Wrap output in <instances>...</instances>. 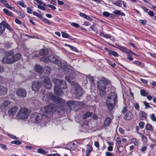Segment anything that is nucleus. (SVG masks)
<instances>
[{
  "mask_svg": "<svg viewBox=\"0 0 156 156\" xmlns=\"http://www.w3.org/2000/svg\"><path fill=\"white\" fill-rule=\"evenodd\" d=\"M13 54V51H12L6 52V55L3 58L2 62L4 64H11L17 62L20 59L21 56L20 54L17 53L11 56Z\"/></svg>",
  "mask_w": 156,
  "mask_h": 156,
  "instance_id": "1",
  "label": "nucleus"
},
{
  "mask_svg": "<svg viewBox=\"0 0 156 156\" xmlns=\"http://www.w3.org/2000/svg\"><path fill=\"white\" fill-rule=\"evenodd\" d=\"M52 81L56 85L54 88V93L57 95H62L63 92L61 89H65L67 87V85L65 82L56 78L53 79Z\"/></svg>",
  "mask_w": 156,
  "mask_h": 156,
  "instance_id": "2",
  "label": "nucleus"
},
{
  "mask_svg": "<svg viewBox=\"0 0 156 156\" xmlns=\"http://www.w3.org/2000/svg\"><path fill=\"white\" fill-rule=\"evenodd\" d=\"M62 66L60 67L59 70L63 71L66 74L67 72L68 73L65 77V79L70 83L73 84V83H75L73 81L71 82L70 80L74 79L76 77V74L72 69L68 68L67 67L68 65L66 62H64L63 64H62Z\"/></svg>",
  "mask_w": 156,
  "mask_h": 156,
  "instance_id": "3",
  "label": "nucleus"
},
{
  "mask_svg": "<svg viewBox=\"0 0 156 156\" xmlns=\"http://www.w3.org/2000/svg\"><path fill=\"white\" fill-rule=\"evenodd\" d=\"M60 112L59 108L54 104H51L41 109V111L43 113L42 114L47 117H50L53 114V111Z\"/></svg>",
  "mask_w": 156,
  "mask_h": 156,
  "instance_id": "4",
  "label": "nucleus"
},
{
  "mask_svg": "<svg viewBox=\"0 0 156 156\" xmlns=\"http://www.w3.org/2000/svg\"><path fill=\"white\" fill-rule=\"evenodd\" d=\"M110 84V80L105 78H102L99 80L98 83V87L99 90L103 92V96L105 95L106 93L105 90L106 87V85Z\"/></svg>",
  "mask_w": 156,
  "mask_h": 156,
  "instance_id": "5",
  "label": "nucleus"
},
{
  "mask_svg": "<svg viewBox=\"0 0 156 156\" xmlns=\"http://www.w3.org/2000/svg\"><path fill=\"white\" fill-rule=\"evenodd\" d=\"M40 60L44 62H50L54 63L60 67L62 66V64H63L64 63V62L62 63L60 61L57 59L54 56L52 55H49L48 57H43L41 58Z\"/></svg>",
  "mask_w": 156,
  "mask_h": 156,
  "instance_id": "6",
  "label": "nucleus"
},
{
  "mask_svg": "<svg viewBox=\"0 0 156 156\" xmlns=\"http://www.w3.org/2000/svg\"><path fill=\"white\" fill-rule=\"evenodd\" d=\"M72 83L75 88V94L76 95V98L79 99L83 94L84 91L78 84L74 83Z\"/></svg>",
  "mask_w": 156,
  "mask_h": 156,
  "instance_id": "7",
  "label": "nucleus"
},
{
  "mask_svg": "<svg viewBox=\"0 0 156 156\" xmlns=\"http://www.w3.org/2000/svg\"><path fill=\"white\" fill-rule=\"evenodd\" d=\"M29 113L28 110L26 109L20 110L16 115L17 119H27L29 116Z\"/></svg>",
  "mask_w": 156,
  "mask_h": 156,
  "instance_id": "8",
  "label": "nucleus"
},
{
  "mask_svg": "<svg viewBox=\"0 0 156 156\" xmlns=\"http://www.w3.org/2000/svg\"><path fill=\"white\" fill-rule=\"evenodd\" d=\"M52 99L54 102H55V103H56L58 105H60V106L59 108L61 109H60V111H61L62 109L63 111H66V108H65L64 109L63 107V105L64 107H66L65 106L66 105H65L66 103L64 102L65 101L64 100L59 97H54Z\"/></svg>",
  "mask_w": 156,
  "mask_h": 156,
  "instance_id": "9",
  "label": "nucleus"
},
{
  "mask_svg": "<svg viewBox=\"0 0 156 156\" xmlns=\"http://www.w3.org/2000/svg\"><path fill=\"white\" fill-rule=\"evenodd\" d=\"M41 79L42 81V85L45 88L47 89L51 88L52 84L48 77L44 76L42 77Z\"/></svg>",
  "mask_w": 156,
  "mask_h": 156,
  "instance_id": "10",
  "label": "nucleus"
},
{
  "mask_svg": "<svg viewBox=\"0 0 156 156\" xmlns=\"http://www.w3.org/2000/svg\"><path fill=\"white\" fill-rule=\"evenodd\" d=\"M80 103L79 101H69L66 103V106L67 107V108L66 109V110L70 111L71 109V106H73V107H76L79 105Z\"/></svg>",
  "mask_w": 156,
  "mask_h": 156,
  "instance_id": "11",
  "label": "nucleus"
},
{
  "mask_svg": "<svg viewBox=\"0 0 156 156\" xmlns=\"http://www.w3.org/2000/svg\"><path fill=\"white\" fill-rule=\"evenodd\" d=\"M117 98V94L115 92H111L109 93L107 100H108V98L110 99L109 101H112L115 103H117L118 101Z\"/></svg>",
  "mask_w": 156,
  "mask_h": 156,
  "instance_id": "12",
  "label": "nucleus"
},
{
  "mask_svg": "<svg viewBox=\"0 0 156 156\" xmlns=\"http://www.w3.org/2000/svg\"><path fill=\"white\" fill-rule=\"evenodd\" d=\"M16 94L20 98H23L26 97L27 92L25 89L23 88H20L17 90Z\"/></svg>",
  "mask_w": 156,
  "mask_h": 156,
  "instance_id": "13",
  "label": "nucleus"
},
{
  "mask_svg": "<svg viewBox=\"0 0 156 156\" xmlns=\"http://www.w3.org/2000/svg\"><path fill=\"white\" fill-rule=\"evenodd\" d=\"M109 100L108 98V100H106V104L109 110L112 111L114 108L117 103H115L112 101H109Z\"/></svg>",
  "mask_w": 156,
  "mask_h": 156,
  "instance_id": "14",
  "label": "nucleus"
},
{
  "mask_svg": "<svg viewBox=\"0 0 156 156\" xmlns=\"http://www.w3.org/2000/svg\"><path fill=\"white\" fill-rule=\"evenodd\" d=\"M10 105V102L7 100H5L3 103L1 104V108L2 110H5L9 107Z\"/></svg>",
  "mask_w": 156,
  "mask_h": 156,
  "instance_id": "15",
  "label": "nucleus"
},
{
  "mask_svg": "<svg viewBox=\"0 0 156 156\" xmlns=\"http://www.w3.org/2000/svg\"><path fill=\"white\" fill-rule=\"evenodd\" d=\"M33 118L34 119L35 122L36 123H38L41 121L42 116L41 114L35 112L34 114Z\"/></svg>",
  "mask_w": 156,
  "mask_h": 156,
  "instance_id": "16",
  "label": "nucleus"
},
{
  "mask_svg": "<svg viewBox=\"0 0 156 156\" xmlns=\"http://www.w3.org/2000/svg\"><path fill=\"white\" fill-rule=\"evenodd\" d=\"M40 86L38 81H34L32 85V88L33 90L37 91L40 88Z\"/></svg>",
  "mask_w": 156,
  "mask_h": 156,
  "instance_id": "17",
  "label": "nucleus"
},
{
  "mask_svg": "<svg viewBox=\"0 0 156 156\" xmlns=\"http://www.w3.org/2000/svg\"><path fill=\"white\" fill-rule=\"evenodd\" d=\"M104 49L108 52V54L110 56L113 55L115 57L118 56L119 55L118 53L114 51H112L106 48H105Z\"/></svg>",
  "mask_w": 156,
  "mask_h": 156,
  "instance_id": "18",
  "label": "nucleus"
},
{
  "mask_svg": "<svg viewBox=\"0 0 156 156\" xmlns=\"http://www.w3.org/2000/svg\"><path fill=\"white\" fill-rule=\"evenodd\" d=\"M17 110V108L16 107H14L9 110L8 112V113L9 115L11 116L12 115H14L15 114Z\"/></svg>",
  "mask_w": 156,
  "mask_h": 156,
  "instance_id": "19",
  "label": "nucleus"
},
{
  "mask_svg": "<svg viewBox=\"0 0 156 156\" xmlns=\"http://www.w3.org/2000/svg\"><path fill=\"white\" fill-rule=\"evenodd\" d=\"M1 24L2 25L3 27H5V28H6L9 31H12L13 30V29L11 27L10 25L4 21L1 23Z\"/></svg>",
  "mask_w": 156,
  "mask_h": 156,
  "instance_id": "20",
  "label": "nucleus"
},
{
  "mask_svg": "<svg viewBox=\"0 0 156 156\" xmlns=\"http://www.w3.org/2000/svg\"><path fill=\"white\" fill-rule=\"evenodd\" d=\"M43 69L42 66L39 65H36L35 67L34 70L36 72L41 73L42 72Z\"/></svg>",
  "mask_w": 156,
  "mask_h": 156,
  "instance_id": "21",
  "label": "nucleus"
},
{
  "mask_svg": "<svg viewBox=\"0 0 156 156\" xmlns=\"http://www.w3.org/2000/svg\"><path fill=\"white\" fill-rule=\"evenodd\" d=\"M93 148L90 145H87L86 156H89Z\"/></svg>",
  "mask_w": 156,
  "mask_h": 156,
  "instance_id": "22",
  "label": "nucleus"
},
{
  "mask_svg": "<svg viewBox=\"0 0 156 156\" xmlns=\"http://www.w3.org/2000/svg\"><path fill=\"white\" fill-rule=\"evenodd\" d=\"M7 92V89L5 87L0 86V95L5 94Z\"/></svg>",
  "mask_w": 156,
  "mask_h": 156,
  "instance_id": "23",
  "label": "nucleus"
},
{
  "mask_svg": "<svg viewBox=\"0 0 156 156\" xmlns=\"http://www.w3.org/2000/svg\"><path fill=\"white\" fill-rule=\"evenodd\" d=\"M132 118V114L130 112H129L127 113L124 117V119L126 120H130Z\"/></svg>",
  "mask_w": 156,
  "mask_h": 156,
  "instance_id": "24",
  "label": "nucleus"
},
{
  "mask_svg": "<svg viewBox=\"0 0 156 156\" xmlns=\"http://www.w3.org/2000/svg\"><path fill=\"white\" fill-rule=\"evenodd\" d=\"M111 119L109 118H106L104 122L103 126H108L111 123Z\"/></svg>",
  "mask_w": 156,
  "mask_h": 156,
  "instance_id": "25",
  "label": "nucleus"
},
{
  "mask_svg": "<svg viewBox=\"0 0 156 156\" xmlns=\"http://www.w3.org/2000/svg\"><path fill=\"white\" fill-rule=\"evenodd\" d=\"M92 115V113L89 112H87L86 114L83 115V118L84 119H86L90 117Z\"/></svg>",
  "mask_w": 156,
  "mask_h": 156,
  "instance_id": "26",
  "label": "nucleus"
},
{
  "mask_svg": "<svg viewBox=\"0 0 156 156\" xmlns=\"http://www.w3.org/2000/svg\"><path fill=\"white\" fill-rule=\"evenodd\" d=\"M44 70L45 71V73L46 74H49L51 71L50 67L49 66H45Z\"/></svg>",
  "mask_w": 156,
  "mask_h": 156,
  "instance_id": "27",
  "label": "nucleus"
},
{
  "mask_svg": "<svg viewBox=\"0 0 156 156\" xmlns=\"http://www.w3.org/2000/svg\"><path fill=\"white\" fill-rule=\"evenodd\" d=\"M40 55H44L48 54V50L46 49H43L40 52Z\"/></svg>",
  "mask_w": 156,
  "mask_h": 156,
  "instance_id": "28",
  "label": "nucleus"
},
{
  "mask_svg": "<svg viewBox=\"0 0 156 156\" xmlns=\"http://www.w3.org/2000/svg\"><path fill=\"white\" fill-rule=\"evenodd\" d=\"M140 116L144 118H146L147 117V114L144 111H140L139 112Z\"/></svg>",
  "mask_w": 156,
  "mask_h": 156,
  "instance_id": "29",
  "label": "nucleus"
},
{
  "mask_svg": "<svg viewBox=\"0 0 156 156\" xmlns=\"http://www.w3.org/2000/svg\"><path fill=\"white\" fill-rule=\"evenodd\" d=\"M145 128L147 130L151 131L153 129L154 127L150 124L147 123L146 126Z\"/></svg>",
  "mask_w": 156,
  "mask_h": 156,
  "instance_id": "30",
  "label": "nucleus"
},
{
  "mask_svg": "<svg viewBox=\"0 0 156 156\" xmlns=\"http://www.w3.org/2000/svg\"><path fill=\"white\" fill-rule=\"evenodd\" d=\"M140 94L141 96L144 97L147 96L148 94V93L143 89L140 90Z\"/></svg>",
  "mask_w": 156,
  "mask_h": 156,
  "instance_id": "31",
  "label": "nucleus"
},
{
  "mask_svg": "<svg viewBox=\"0 0 156 156\" xmlns=\"http://www.w3.org/2000/svg\"><path fill=\"white\" fill-rule=\"evenodd\" d=\"M2 25L1 24V23H0V35L3 34L5 30V27H2Z\"/></svg>",
  "mask_w": 156,
  "mask_h": 156,
  "instance_id": "32",
  "label": "nucleus"
},
{
  "mask_svg": "<svg viewBox=\"0 0 156 156\" xmlns=\"http://www.w3.org/2000/svg\"><path fill=\"white\" fill-rule=\"evenodd\" d=\"M140 135L142 137V139L143 141L144 142H146L147 140V138L146 136H144L143 134L141 133H140Z\"/></svg>",
  "mask_w": 156,
  "mask_h": 156,
  "instance_id": "33",
  "label": "nucleus"
},
{
  "mask_svg": "<svg viewBox=\"0 0 156 156\" xmlns=\"http://www.w3.org/2000/svg\"><path fill=\"white\" fill-rule=\"evenodd\" d=\"M121 51L125 52L127 53H129L130 51L129 49H127L126 47H122Z\"/></svg>",
  "mask_w": 156,
  "mask_h": 156,
  "instance_id": "34",
  "label": "nucleus"
},
{
  "mask_svg": "<svg viewBox=\"0 0 156 156\" xmlns=\"http://www.w3.org/2000/svg\"><path fill=\"white\" fill-rule=\"evenodd\" d=\"M3 12L6 13L8 16H11L12 15L11 13L9 12L8 10L4 9H3Z\"/></svg>",
  "mask_w": 156,
  "mask_h": 156,
  "instance_id": "35",
  "label": "nucleus"
},
{
  "mask_svg": "<svg viewBox=\"0 0 156 156\" xmlns=\"http://www.w3.org/2000/svg\"><path fill=\"white\" fill-rule=\"evenodd\" d=\"M42 20L47 24H51L50 21L46 18H43L42 19Z\"/></svg>",
  "mask_w": 156,
  "mask_h": 156,
  "instance_id": "36",
  "label": "nucleus"
},
{
  "mask_svg": "<svg viewBox=\"0 0 156 156\" xmlns=\"http://www.w3.org/2000/svg\"><path fill=\"white\" fill-rule=\"evenodd\" d=\"M11 143L16 145H20L21 144V142L18 140H13L11 142Z\"/></svg>",
  "mask_w": 156,
  "mask_h": 156,
  "instance_id": "37",
  "label": "nucleus"
},
{
  "mask_svg": "<svg viewBox=\"0 0 156 156\" xmlns=\"http://www.w3.org/2000/svg\"><path fill=\"white\" fill-rule=\"evenodd\" d=\"M17 4L23 7L26 8L27 6L26 5H24V3L23 2L20 1L17 2Z\"/></svg>",
  "mask_w": 156,
  "mask_h": 156,
  "instance_id": "38",
  "label": "nucleus"
},
{
  "mask_svg": "<svg viewBox=\"0 0 156 156\" xmlns=\"http://www.w3.org/2000/svg\"><path fill=\"white\" fill-rule=\"evenodd\" d=\"M7 135L10 138H11L13 139L14 140H17L18 138L16 137V136H15L11 134H9L8 133H7Z\"/></svg>",
  "mask_w": 156,
  "mask_h": 156,
  "instance_id": "39",
  "label": "nucleus"
},
{
  "mask_svg": "<svg viewBox=\"0 0 156 156\" xmlns=\"http://www.w3.org/2000/svg\"><path fill=\"white\" fill-rule=\"evenodd\" d=\"M61 34L62 35V37L64 38H69V36L68 34H67L64 32H62Z\"/></svg>",
  "mask_w": 156,
  "mask_h": 156,
  "instance_id": "40",
  "label": "nucleus"
},
{
  "mask_svg": "<svg viewBox=\"0 0 156 156\" xmlns=\"http://www.w3.org/2000/svg\"><path fill=\"white\" fill-rule=\"evenodd\" d=\"M151 119L153 121H156V117L154 114H152L150 115Z\"/></svg>",
  "mask_w": 156,
  "mask_h": 156,
  "instance_id": "41",
  "label": "nucleus"
},
{
  "mask_svg": "<svg viewBox=\"0 0 156 156\" xmlns=\"http://www.w3.org/2000/svg\"><path fill=\"white\" fill-rule=\"evenodd\" d=\"M105 154V156H115L114 154L108 151L106 152Z\"/></svg>",
  "mask_w": 156,
  "mask_h": 156,
  "instance_id": "42",
  "label": "nucleus"
},
{
  "mask_svg": "<svg viewBox=\"0 0 156 156\" xmlns=\"http://www.w3.org/2000/svg\"><path fill=\"white\" fill-rule=\"evenodd\" d=\"M87 79L89 80L92 83L94 82V79L93 77L92 76H87Z\"/></svg>",
  "mask_w": 156,
  "mask_h": 156,
  "instance_id": "43",
  "label": "nucleus"
},
{
  "mask_svg": "<svg viewBox=\"0 0 156 156\" xmlns=\"http://www.w3.org/2000/svg\"><path fill=\"white\" fill-rule=\"evenodd\" d=\"M134 107L135 109L138 111L139 110V106L138 103H135L134 104Z\"/></svg>",
  "mask_w": 156,
  "mask_h": 156,
  "instance_id": "44",
  "label": "nucleus"
},
{
  "mask_svg": "<svg viewBox=\"0 0 156 156\" xmlns=\"http://www.w3.org/2000/svg\"><path fill=\"white\" fill-rule=\"evenodd\" d=\"M133 140H135L134 141V144L136 145L137 146L139 144V140H137L136 139H134Z\"/></svg>",
  "mask_w": 156,
  "mask_h": 156,
  "instance_id": "45",
  "label": "nucleus"
},
{
  "mask_svg": "<svg viewBox=\"0 0 156 156\" xmlns=\"http://www.w3.org/2000/svg\"><path fill=\"white\" fill-rule=\"evenodd\" d=\"M139 22L142 24L145 25L146 24L147 21L146 20H140Z\"/></svg>",
  "mask_w": 156,
  "mask_h": 156,
  "instance_id": "46",
  "label": "nucleus"
},
{
  "mask_svg": "<svg viewBox=\"0 0 156 156\" xmlns=\"http://www.w3.org/2000/svg\"><path fill=\"white\" fill-rule=\"evenodd\" d=\"M86 19L87 20H88L90 21H92L93 20L92 18L91 17H90L89 16L86 15V16H85V17L84 18Z\"/></svg>",
  "mask_w": 156,
  "mask_h": 156,
  "instance_id": "47",
  "label": "nucleus"
},
{
  "mask_svg": "<svg viewBox=\"0 0 156 156\" xmlns=\"http://www.w3.org/2000/svg\"><path fill=\"white\" fill-rule=\"evenodd\" d=\"M144 105L145 106V108H150L151 107L149 105V104L148 103L144 101Z\"/></svg>",
  "mask_w": 156,
  "mask_h": 156,
  "instance_id": "48",
  "label": "nucleus"
},
{
  "mask_svg": "<svg viewBox=\"0 0 156 156\" xmlns=\"http://www.w3.org/2000/svg\"><path fill=\"white\" fill-rule=\"evenodd\" d=\"M18 14L22 18H24L25 16V15L21 11H17Z\"/></svg>",
  "mask_w": 156,
  "mask_h": 156,
  "instance_id": "49",
  "label": "nucleus"
},
{
  "mask_svg": "<svg viewBox=\"0 0 156 156\" xmlns=\"http://www.w3.org/2000/svg\"><path fill=\"white\" fill-rule=\"evenodd\" d=\"M116 142L120 146L121 143V139L119 137L116 138Z\"/></svg>",
  "mask_w": 156,
  "mask_h": 156,
  "instance_id": "50",
  "label": "nucleus"
},
{
  "mask_svg": "<svg viewBox=\"0 0 156 156\" xmlns=\"http://www.w3.org/2000/svg\"><path fill=\"white\" fill-rule=\"evenodd\" d=\"M48 6L49 8H51L52 10H55L56 9V7L53 5L50 4H48Z\"/></svg>",
  "mask_w": 156,
  "mask_h": 156,
  "instance_id": "51",
  "label": "nucleus"
},
{
  "mask_svg": "<svg viewBox=\"0 0 156 156\" xmlns=\"http://www.w3.org/2000/svg\"><path fill=\"white\" fill-rule=\"evenodd\" d=\"M0 146L2 148V149L5 150H7V148L6 146L4 144H3L0 143Z\"/></svg>",
  "mask_w": 156,
  "mask_h": 156,
  "instance_id": "52",
  "label": "nucleus"
},
{
  "mask_svg": "<svg viewBox=\"0 0 156 156\" xmlns=\"http://www.w3.org/2000/svg\"><path fill=\"white\" fill-rule=\"evenodd\" d=\"M103 16L105 17H108L110 15V13L107 12H104L103 13Z\"/></svg>",
  "mask_w": 156,
  "mask_h": 156,
  "instance_id": "53",
  "label": "nucleus"
},
{
  "mask_svg": "<svg viewBox=\"0 0 156 156\" xmlns=\"http://www.w3.org/2000/svg\"><path fill=\"white\" fill-rule=\"evenodd\" d=\"M127 107H124L122 110L121 112L122 113H125L127 111Z\"/></svg>",
  "mask_w": 156,
  "mask_h": 156,
  "instance_id": "54",
  "label": "nucleus"
},
{
  "mask_svg": "<svg viewBox=\"0 0 156 156\" xmlns=\"http://www.w3.org/2000/svg\"><path fill=\"white\" fill-rule=\"evenodd\" d=\"M15 22L16 23L19 24H21L22 23V22L17 18L15 19Z\"/></svg>",
  "mask_w": 156,
  "mask_h": 156,
  "instance_id": "55",
  "label": "nucleus"
},
{
  "mask_svg": "<svg viewBox=\"0 0 156 156\" xmlns=\"http://www.w3.org/2000/svg\"><path fill=\"white\" fill-rule=\"evenodd\" d=\"M27 12L30 14H31L32 13V10L29 7H28L27 8Z\"/></svg>",
  "mask_w": 156,
  "mask_h": 156,
  "instance_id": "56",
  "label": "nucleus"
},
{
  "mask_svg": "<svg viewBox=\"0 0 156 156\" xmlns=\"http://www.w3.org/2000/svg\"><path fill=\"white\" fill-rule=\"evenodd\" d=\"M71 25L76 28H78L79 27V26L78 24L74 23H72Z\"/></svg>",
  "mask_w": 156,
  "mask_h": 156,
  "instance_id": "57",
  "label": "nucleus"
},
{
  "mask_svg": "<svg viewBox=\"0 0 156 156\" xmlns=\"http://www.w3.org/2000/svg\"><path fill=\"white\" fill-rule=\"evenodd\" d=\"M133 63L136 65H139L140 66L141 65V62L138 61H135L133 62Z\"/></svg>",
  "mask_w": 156,
  "mask_h": 156,
  "instance_id": "58",
  "label": "nucleus"
},
{
  "mask_svg": "<svg viewBox=\"0 0 156 156\" xmlns=\"http://www.w3.org/2000/svg\"><path fill=\"white\" fill-rule=\"evenodd\" d=\"M144 123L143 122H141L139 123V125L140 128H143L144 127Z\"/></svg>",
  "mask_w": 156,
  "mask_h": 156,
  "instance_id": "59",
  "label": "nucleus"
},
{
  "mask_svg": "<svg viewBox=\"0 0 156 156\" xmlns=\"http://www.w3.org/2000/svg\"><path fill=\"white\" fill-rule=\"evenodd\" d=\"M107 150L109 151H112L113 150V146H108L107 147Z\"/></svg>",
  "mask_w": 156,
  "mask_h": 156,
  "instance_id": "60",
  "label": "nucleus"
},
{
  "mask_svg": "<svg viewBox=\"0 0 156 156\" xmlns=\"http://www.w3.org/2000/svg\"><path fill=\"white\" fill-rule=\"evenodd\" d=\"M37 151L40 153L44 154L45 153V151L41 148L37 150Z\"/></svg>",
  "mask_w": 156,
  "mask_h": 156,
  "instance_id": "61",
  "label": "nucleus"
},
{
  "mask_svg": "<svg viewBox=\"0 0 156 156\" xmlns=\"http://www.w3.org/2000/svg\"><path fill=\"white\" fill-rule=\"evenodd\" d=\"M148 14L151 16H153L154 15V12L153 11H150L148 12Z\"/></svg>",
  "mask_w": 156,
  "mask_h": 156,
  "instance_id": "62",
  "label": "nucleus"
},
{
  "mask_svg": "<svg viewBox=\"0 0 156 156\" xmlns=\"http://www.w3.org/2000/svg\"><path fill=\"white\" fill-rule=\"evenodd\" d=\"M37 7L38 8L43 10H45V8L44 7L41 5H37Z\"/></svg>",
  "mask_w": 156,
  "mask_h": 156,
  "instance_id": "63",
  "label": "nucleus"
},
{
  "mask_svg": "<svg viewBox=\"0 0 156 156\" xmlns=\"http://www.w3.org/2000/svg\"><path fill=\"white\" fill-rule=\"evenodd\" d=\"M113 13L115 14L119 15L120 13H121V12L119 10H115L113 12Z\"/></svg>",
  "mask_w": 156,
  "mask_h": 156,
  "instance_id": "64",
  "label": "nucleus"
}]
</instances>
